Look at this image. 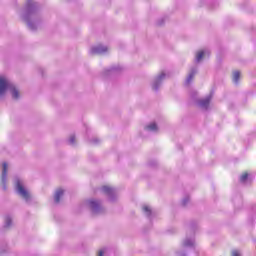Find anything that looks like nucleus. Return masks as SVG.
<instances>
[{"label":"nucleus","instance_id":"a211bd4d","mask_svg":"<svg viewBox=\"0 0 256 256\" xmlns=\"http://www.w3.org/2000/svg\"><path fill=\"white\" fill-rule=\"evenodd\" d=\"M165 77V74H161L160 76H159V80L161 81V79H163Z\"/></svg>","mask_w":256,"mask_h":256},{"label":"nucleus","instance_id":"6ab92c4d","mask_svg":"<svg viewBox=\"0 0 256 256\" xmlns=\"http://www.w3.org/2000/svg\"><path fill=\"white\" fill-rule=\"evenodd\" d=\"M103 51H107V48H104Z\"/></svg>","mask_w":256,"mask_h":256},{"label":"nucleus","instance_id":"39448f33","mask_svg":"<svg viewBox=\"0 0 256 256\" xmlns=\"http://www.w3.org/2000/svg\"><path fill=\"white\" fill-rule=\"evenodd\" d=\"M65 193V191H63V189H58L56 191V194H55V203H59V201H61V197H63V194Z\"/></svg>","mask_w":256,"mask_h":256},{"label":"nucleus","instance_id":"6e6552de","mask_svg":"<svg viewBox=\"0 0 256 256\" xmlns=\"http://www.w3.org/2000/svg\"><path fill=\"white\" fill-rule=\"evenodd\" d=\"M203 57H205V52L203 50L198 51L196 54V61L198 62L201 61Z\"/></svg>","mask_w":256,"mask_h":256},{"label":"nucleus","instance_id":"20e7f679","mask_svg":"<svg viewBox=\"0 0 256 256\" xmlns=\"http://www.w3.org/2000/svg\"><path fill=\"white\" fill-rule=\"evenodd\" d=\"M89 205H90V208L92 209V211H97V209H99V207H101V204L97 200H90Z\"/></svg>","mask_w":256,"mask_h":256},{"label":"nucleus","instance_id":"dca6fc26","mask_svg":"<svg viewBox=\"0 0 256 256\" xmlns=\"http://www.w3.org/2000/svg\"><path fill=\"white\" fill-rule=\"evenodd\" d=\"M70 143H75V136L70 137Z\"/></svg>","mask_w":256,"mask_h":256},{"label":"nucleus","instance_id":"9d476101","mask_svg":"<svg viewBox=\"0 0 256 256\" xmlns=\"http://www.w3.org/2000/svg\"><path fill=\"white\" fill-rule=\"evenodd\" d=\"M247 179H249V173L244 172V173L240 176V181H241V183H245V181H247Z\"/></svg>","mask_w":256,"mask_h":256},{"label":"nucleus","instance_id":"1a4fd4ad","mask_svg":"<svg viewBox=\"0 0 256 256\" xmlns=\"http://www.w3.org/2000/svg\"><path fill=\"white\" fill-rule=\"evenodd\" d=\"M102 191H103V193H106L107 195H111L113 193V189H111V187H109V186H103Z\"/></svg>","mask_w":256,"mask_h":256},{"label":"nucleus","instance_id":"aec40b11","mask_svg":"<svg viewBox=\"0 0 256 256\" xmlns=\"http://www.w3.org/2000/svg\"><path fill=\"white\" fill-rule=\"evenodd\" d=\"M154 89H157V86H154Z\"/></svg>","mask_w":256,"mask_h":256},{"label":"nucleus","instance_id":"f03ea898","mask_svg":"<svg viewBox=\"0 0 256 256\" xmlns=\"http://www.w3.org/2000/svg\"><path fill=\"white\" fill-rule=\"evenodd\" d=\"M16 187L18 189V193L24 198V199H29L30 195L29 192L23 187V184H21V181L16 182Z\"/></svg>","mask_w":256,"mask_h":256},{"label":"nucleus","instance_id":"f257e3e1","mask_svg":"<svg viewBox=\"0 0 256 256\" xmlns=\"http://www.w3.org/2000/svg\"><path fill=\"white\" fill-rule=\"evenodd\" d=\"M7 89L10 90L13 99H18L19 98V90L13 85L10 84L9 81H7V78H5V76H1L0 77V97L1 95L5 94V91H7Z\"/></svg>","mask_w":256,"mask_h":256},{"label":"nucleus","instance_id":"2eb2a0df","mask_svg":"<svg viewBox=\"0 0 256 256\" xmlns=\"http://www.w3.org/2000/svg\"><path fill=\"white\" fill-rule=\"evenodd\" d=\"M11 225V219L7 218L6 219V227H9Z\"/></svg>","mask_w":256,"mask_h":256},{"label":"nucleus","instance_id":"423d86ee","mask_svg":"<svg viewBox=\"0 0 256 256\" xmlns=\"http://www.w3.org/2000/svg\"><path fill=\"white\" fill-rule=\"evenodd\" d=\"M239 79H241V72L240 71H234L233 72V81H234V83H239Z\"/></svg>","mask_w":256,"mask_h":256},{"label":"nucleus","instance_id":"0eeeda50","mask_svg":"<svg viewBox=\"0 0 256 256\" xmlns=\"http://www.w3.org/2000/svg\"><path fill=\"white\" fill-rule=\"evenodd\" d=\"M209 103H211V98H207L200 101L201 107H205V108L209 107Z\"/></svg>","mask_w":256,"mask_h":256},{"label":"nucleus","instance_id":"f3484780","mask_svg":"<svg viewBox=\"0 0 256 256\" xmlns=\"http://www.w3.org/2000/svg\"><path fill=\"white\" fill-rule=\"evenodd\" d=\"M104 253H105V252H103V250H100V251L98 252V256H104Z\"/></svg>","mask_w":256,"mask_h":256},{"label":"nucleus","instance_id":"9b49d317","mask_svg":"<svg viewBox=\"0 0 256 256\" xmlns=\"http://www.w3.org/2000/svg\"><path fill=\"white\" fill-rule=\"evenodd\" d=\"M148 131H157V124L152 123L146 127Z\"/></svg>","mask_w":256,"mask_h":256},{"label":"nucleus","instance_id":"4468645a","mask_svg":"<svg viewBox=\"0 0 256 256\" xmlns=\"http://www.w3.org/2000/svg\"><path fill=\"white\" fill-rule=\"evenodd\" d=\"M232 256H241V253L238 250H234Z\"/></svg>","mask_w":256,"mask_h":256},{"label":"nucleus","instance_id":"7ed1b4c3","mask_svg":"<svg viewBox=\"0 0 256 256\" xmlns=\"http://www.w3.org/2000/svg\"><path fill=\"white\" fill-rule=\"evenodd\" d=\"M7 162H4L2 164V177H1V181H2V187H4V189H7Z\"/></svg>","mask_w":256,"mask_h":256},{"label":"nucleus","instance_id":"f8f14e48","mask_svg":"<svg viewBox=\"0 0 256 256\" xmlns=\"http://www.w3.org/2000/svg\"><path fill=\"white\" fill-rule=\"evenodd\" d=\"M193 77H195V72H192L189 76H188V79H187V83L190 84L191 81H193Z\"/></svg>","mask_w":256,"mask_h":256},{"label":"nucleus","instance_id":"ddd939ff","mask_svg":"<svg viewBox=\"0 0 256 256\" xmlns=\"http://www.w3.org/2000/svg\"><path fill=\"white\" fill-rule=\"evenodd\" d=\"M143 211H144L145 213H148V215H151V208H149V206H144V207H143Z\"/></svg>","mask_w":256,"mask_h":256}]
</instances>
